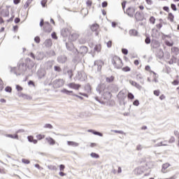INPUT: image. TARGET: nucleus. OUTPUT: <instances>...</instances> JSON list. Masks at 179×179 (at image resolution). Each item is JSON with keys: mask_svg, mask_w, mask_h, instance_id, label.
I'll use <instances>...</instances> for the list:
<instances>
[{"mask_svg": "<svg viewBox=\"0 0 179 179\" xmlns=\"http://www.w3.org/2000/svg\"><path fill=\"white\" fill-rule=\"evenodd\" d=\"M111 63L113 66L117 69H121L124 66V63H122V59L118 56H113L111 59Z\"/></svg>", "mask_w": 179, "mask_h": 179, "instance_id": "obj_1", "label": "nucleus"}, {"mask_svg": "<svg viewBox=\"0 0 179 179\" xmlns=\"http://www.w3.org/2000/svg\"><path fill=\"white\" fill-rule=\"evenodd\" d=\"M64 84L65 81L64 80V79H57L54 81L53 86L56 89H58L59 87H62V86H64Z\"/></svg>", "mask_w": 179, "mask_h": 179, "instance_id": "obj_2", "label": "nucleus"}, {"mask_svg": "<svg viewBox=\"0 0 179 179\" xmlns=\"http://www.w3.org/2000/svg\"><path fill=\"white\" fill-rule=\"evenodd\" d=\"M136 22H142L145 19V15L141 11H137L134 15Z\"/></svg>", "mask_w": 179, "mask_h": 179, "instance_id": "obj_3", "label": "nucleus"}, {"mask_svg": "<svg viewBox=\"0 0 179 179\" xmlns=\"http://www.w3.org/2000/svg\"><path fill=\"white\" fill-rule=\"evenodd\" d=\"M89 51V48L86 46H81L80 49L78 51V53L80 54V55L85 56L86 54H87Z\"/></svg>", "mask_w": 179, "mask_h": 179, "instance_id": "obj_4", "label": "nucleus"}, {"mask_svg": "<svg viewBox=\"0 0 179 179\" xmlns=\"http://www.w3.org/2000/svg\"><path fill=\"white\" fill-rule=\"evenodd\" d=\"M9 8H10V6H6L4 8H0V12L4 17H8V16H9Z\"/></svg>", "mask_w": 179, "mask_h": 179, "instance_id": "obj_5", "label": "nucleus"}, {"mask_svg": "<svg viewBox=\"0 0 179 179\" xmlns=\"http://www.w3.org/2000/svg\"><path fill=\"white\" fill-rule=\"evenodd\" d=\"M43 30L45 31V33H51L52 31V27H51V24H50V22H45Z\"/></svg>", "mask_w": 179, "mask_h": 179, "instance_id": "obj_6", "label": "nucleus"}, {"mask_svg": "<svg viewBox=\"0 0 179 179\" xmlns=\"http://www.w3.org/2000/svg\"><path fill=\"white\" fill-rule=\"evenodd\" d=\"M90 29L92 31L96 32V36H99V30H100V25H99L98 24H93L90 26Z\"/></svg>", "mask_w": 179, "mask_h": 179, "instance_id": "obj_7", "label": "nucleus"}, {"mask_svg": "<svg viewBox=\"0 0 179 179\" xmlns=\"http://www.w3.org/2000/svg\"><path fill=\"white\" fill-rule=\"evenodd\" d=\"M134 173L136 176H141L145 173V168L143 166H140L134 169Z\"/></svg>", "mask_w": 179, "mask_h": 179, "instance_id": "obj_8", "label": "nucleus"}, {"mask_svg": "<svg viewBox=\"0 0 179 179\" xmlns=\"http://www.w3.org/2000/svg\"><path fill=\"white\" fill-rule=\"evenodd\" d=\"M136 10L133 7H129L127 8L126 13L128 15V16H130V17H134V15H135Z\"/></svg>", "mask_w": 179, "mask_h": 179, "instance_id": "obj_9", "label": "nucleus"}, {"mask_svg": "<svg viewBox=\"0 0 179 179\" xmlns=\"http://www.w3.org/2000/svg\"><path fill=\"white\" fill-rule=\"evenodd\" d=\"M68 87L70 89H74L75 90H79L80 89L81 85L79 84H76L75 83H71L67 85Z\"/></svg>", "mask_w": 179, "mask_h": 179, "instance_id": "obj_10", "label": "nucleus"}, {"mask_svg": "<svg viewBox=\"0 0 179 179\" xmlns=\"http://www.w3.org/2000/svg\"><path fill=\"white\" fill-rule=\"evenodd\" d=\"M120 100H125L127 99V91L122 90L118 93Z\"/></svg>", "mask_w": 179, "mask_h": 179, "instance_id": "obj_11", "label": "nucleus"}, {"mask_svg": "<svg viewBox=\"0 0 179 179\" xmlns=\"http://www.w3.org/2000/svg\"><path fill=\"white\" fill-rule=\"evenodd\" d=\"M61 34L63 36V37H68V36L71 34V31L68 28H64L62 29Z\"/></svg>", "mask_w": 179, "mask_h": 179, "instance_id": "obj_12", "label": "nucleus"}, {"mask_svg": "<svg viewBox=\"0 0 179 179\" xmlns=\"http://www.w3.org/2000/svg\"><path fill=\"white\" fill-rule=\"evenodd\" d=\"M170 166H171L170 164L169 163H165L162 165V173H169V167H170Z\"/></svg>", "mask_w": 179, "mask_h": 179, "instance_id": "obj_13", "label": "nucleus"}, {"mask_svg": "<svg viewBox=\"0 0 179 179\" xmlns=\"http://www.w3.org/2000/svg\"><path fill=\"white\" fill-rule=\"evenodd\" d=\"M45 141H47L48 143H49V145H50L52 146L55 145V143H56L55 140H54V138H52L51 137H47L45 138Z\"/></svg>", "mask_w": 179, "mask_h": 179, "instance_id": "obj_14", "label": "nucleus"}, {"mask_svg": "<svg viewBox=\"0 0 179 179\" xmlns=\"http://www.w3.org/2000/svg\"><path fill=\"white\" fill-rule=\"evenodd\" d=\"M27 139L29 142H31V143H34V145L37 144L38 142L37 140L34 139V137L33 136H29L27 137Z\"/></svg>", "mask_w": 179, "mask_h": 179, "instance_id": "obj_15", "label": "nucleus"}, {"mask_svg": "<svg viewBox=\"0 0 179 179\" xmlns=\"http://www.w3.org/2000/svg\"><path fill=\"white\" fill-rule=\"evenodd\" d=\"M79 38V34L75 33L71 35V41H76Z\"/></svg>", "mask_w": 179, "mask_h": 179, "instance_id": "obj_16", "label": "nucleus"}, {"mask_svg": "<svg viewBox=\"0 0 179 179\" xmlns=\"http://www.w3.org/2000/svg\"><path fill=\"white\" fill-rule=\"evenodd\" d=\"M94 51H96V52H100V51H101V44H96L94 48Z\"/></svg>", "mask_w": 179, "mask_h": 179, "instance_id": "obj_17", "label": "nucleus"}, {"mask_svg": "<svg viewBox=\"0 0 179 179\" xmlns=\"http://www.w3.org/2000/svg\"><path fill=\"white\" fill-rule=\"evenodd\" d=\"M67 144L69 145V146H73V148L79 146V143L75 141H67Z\"/></svg>", "mask_w": 179, "mask_h": 179, "instance_id": "obj_18", "label": "nucleus"}, {"mask_svg": "<svg viewBox=\"0 0 179 179\" xmlns=\"http://www.w3.org/2000/svg\"><path fill=\"white\" fill-rule=\"evenodd\" d=\"M44 45L46 47H51L52 45V41L51 39H47Z\"/></svg>", "mask_w": 179, "mask_h": 179, "instance_id": "obj_19", "label": "nucleus"}, {"mask_svg": "<svg viewBox=\"0 0 179 179\" xmlns=\"http://www.w3.org/2000/svg\"><path fill=\"white\" fill-rule=\"evenodd\" d=\"M129 34H130L131 36H138V32L136 29H131L129 31Z\"/></svg>", "mask_w": 179, "mask_h": 179, "instance_id": "obj_20", "label": "nucleus"}, {"mask_svg": "<svg viewBox=\"0 0 179 179\" xmlns=\"http://www.w3.org/2000/svg\"><path fill=\"white\" fill-rule=\"evenodd\" d=\"M7 138H11L12 139H19V136L17 134H6Z\"/></svg>", "mask_w": 179, "mask_h": 179, "instance_id": "obj_21", "label": "nucleus"}, {"mask_svg": "<svg viewBox=\"0 0 179 179\" xmlns=\"http://www.w3.org/2000/svg\"><path fill=\"white\" fill-rule=\"evenodd\" d=\"M145 71H147V72H150V73H153L154 75H156L155 71H152V69H150V66L149 65L145 66Z\"/></svg>", "mask_w": 179, "mask_h": 179, "instance_id": "obj_22", "label": "nucleus"}, {"mask_svg": "<svg viewBox=\"0 0 179 179\" xmlns=\"http://www.w3.org/2000/svg\"><path fill=\"white\" fill-rule=\"evenodd\" d=\"M88 132H92V134H94V135H98L99 136H103V134H101L99 131H94V130H92V129L88 130Z\"/></svg>", "mask_w": 179, "mask_h": 179, "instance_id": "obj_23", "label": "nucleus"}, {"mask_svg": "<svg viewBox=\"0 0 179 179\" xmlns=\"http://www.w3.org/2000/svg\"><path fill=\"white\" fill-rule=\"evenodd\" d=\"M104 96H106V99H108V100H110V99L113 97V94L110 92H105Z\"/></svg>", "mask_w": 179, "mask_h": 179, "instance_id": "obj_24", "label": "nucleus"}, {"mask_svg": "<svg viewBox=\"0 0 179 179\" xmlns=\"http://www.w3.org/2000/svg\"><path fill=\"white\" fill-rule=\"evenodd\" d=\"M48 169L52 171H57V166L55 165H48Z\"/></svg>", "mask_w": 179, "mask_h": 179, "instance_id": "obj_25", "label": "nucleus"}, {"mask_svg": "<svg viewBox=\"0 0 179 179\" xmlns=\"http://www.w3.org/2000/svg\"><path fill=\"white\" fill-rule=\"evenodd\" d=\"M156 27L158 30H160L163 27V20H159V23L156 24Z\"/></svg>", "mask_w": 179, "mask_h": 179, "instance_id": "obj_26", "label": "nucleus"}, {"mask_svg": "<svg viewBox=\"0 0 179 179\" xmlns=\"http://www.w3.org/2000/svg\"><path fill=\"white\" fill-rule=\"evenodd\" d=\"M168 19H169V20H170V22H174V15H173V13H169Z\"/></svg>", "mask_w": 179, "mask_h": 179, "instance_id": "obj_27", "label": "nucleus"}, {"mask_svg": "<svg viewBox=\"0 0 179 179\" xmlns=\"http://www.w3.org/2000/svg\"><path fill=\"white\" fill-rule=\"evenodd\" d=\"M45 138V135L44 134H38L36 135V139L38 141H41L42 139H44Z\"/></svg>", "mask_w": 179, "mask_h": 179, "instance_id": "obj_28", "label": "nucleus"}, {"mask_svg": "<svg viewBox=\"0 0 179 179\" xmlns=\"http://www.w3.org/2000/svg\"><path fill=\"white\" fill-rule=\"evenodd\" d=\"M127 98L129 99V100H134V99H135V96H134L132 94V93L128 92L127 93Z\"/></svg>", "mask_w": 179, "mask_h": 179, "instance_id": "obj_29", "label": "nucleus"}, {"mask_svg": "<svg viewBox=\"0 0 179 179\" xmlns=\"http://www.w3.org/2000/svg\"><path fill=\"white\" fill-rule=\"evenodd\" d=\"M85 90H87V92H91L92 86L90 85V84H86L85 86Z\"/></svg>", "mask_w": 179, "mask_h": 179, "instance_id": "obj_30", "label": "nucleus"}, {"mask_svg": "<svg viewBox=\"0 0 179 179\" xmlns=\"http://www.w3.org/2000/svg\"><path fill=\"white\" fill-rule=\"evenodd\" d=\"M106 82L107 83H111V82H114V76H110V77H108L106 78Z\"/></svg>", "mask_w": 179, "mask_h": 179, "instance_id": "obj_31", "label": "nucleus"}, {"mask_svg": "<svg viewBox=\"0 0 179 179\" xmlns=\"http://www.w3.org/2000/svg\"><path fill=\"white\" fill-rule=\"evenodd\" d=\"M62 93H65L66 94H69L70 93H73V91H69L66 89L62 90Z\"/></svg>", "mask_w": 179, "mask_h": 179, "instance_id": "obj_32", "label": "nucleus"}, {"mask_svg": "<svg viewBox=\"0 0 179 179\" xmlns=\"http://www.w3.org/2000/svg\"><path fill=\"white\" fill-rule=\"evenodd\" d=\"M86 5L88 8H92V5H93V1L92 0H87L86 1Z\"/></svg>", "mask_w": 179, "mask_h": 179, "instance_id": "obj_33", "label": "nucleus"}, {"mask_svg": "<svg viewBox=\"0 0 179 179\" xmlns=\"http://www.w3.org/2000/svg\"><path fill=\"white\" fill-rule=\"evenodd\" d=\"M165 44L166 45H167L168 47H173V45H174V43L173 42H170L169 41H165Z\"/></svg>", "mask_w": 179, "mask_h": 179, "instance_id": "obj_34", "label": "nucleus"}, {"mask_svg": "<svg viewBox=\"0 0 179 179\" xmlns=\"http://www.w3.org/2000/svg\"><path fill=\"white\" fill-rule=\"evenodd\" d=\"M22 163H24V164H30V160L27 159H22Z\"/></svg>", "mask_w": 179, "mask_h": 179, "instance_id": "obj_35", "label": "nucleus"}, {"mask_svg": "<svg viewBox=\"0 0 179 179\" xmlns=\"http://www.w3.org/2000/svg\"><path fill=\"white\" fill-rule=\"evenodd\" d=\"M150 22L152 24H155V23H156V18H155V17H153V16L150 17Z\"/></svg>", "mask_w": 179, "mask_h": 179, "instance_id": "obj_36", "label": "nucleus"}, {"mask_svg": "<svg viewBox=\"0 0 179 179\" xmlns=\"http://www.w3.org/2000/svg\"><path fill=\"white\" fill-rule=\"evenodd\" d=\"M91 156L95 159H99V157H100L99 154H96V152H92Z\"/></svg>", "mask_w": 179, "mask_h": 179, "instance_id": "obj_37", "label": "nucleus"}, {"mask_svg": "<svg viewBox=\"0 0 179 179\" xmlns=\"http://www.w3.org/2000/svg\"><path fill=\"white\" fill-rule=\"evenodd\" d=\"M123 72H129V71H131V68H129V66H125L124 68L122 69Z\"/></svg>", "mask_w": 179, "mask_h": 179, "instance_id": "obj_38", "label": "nucleus"}, {"mask_svg": "<svg viewBox=\"0 0 179 179\" xmlns=\"http://www.w3.org/2000/svg\"><path fill=\"white\" fill-rule=\"evenodd\" d=\"M47 2H48V0H42L41 1V5H42L43 8H45V6H47Z\"/></svg>", "mask_w": 179, "mask_h": 179, "instance_id": "obj_39", "label": "nucleus"}, {"mask_svg": "<svg viewBox=\"0 0 179 179\" xmlns=\"http://www.w3.org/2000/svg\"><path fill=\"white\" fill-rule=\"evenodd\" d=\"M106 45L108 47V48H111V47L113 46V41H109L106 43Z\"/></svg>", "mask_w": 179, "mask_h": 179, "instance_id": "obj_40", "label": "nucleus"}, {"mask_svg": "<svg viewBox=\"0 0 179 179\" xmlns=\"http://www.w3.org/2000/svg\"><path fill=\"white\" fill-rule=\"evenodd\" d=\"M113 132H114L115 134H120V135H124L125 133H124L123 131H117V130H113Z\"/></svg>", "mask_w": 179, "mask_h": 179, "instance_id": "obj_41", "label": "nucleus"}, {"mask_svg": "<svg viewBox=\"0 0 179 179\" xmlns=\"http://www.w3.org/2000/svg\"><path fill=\"white\" fill-rule=\"evenodd\" d=\"M174 135H175V136H176V138H178V139H179V132H178V131H174ZM178 145L179 146V140L178 141Z\"/></svg>", "mask_w": 179, "mask_h": 179, "instance_id": "obj_42", "label": "nucleus"}, {"mask_svg": "<svg viewBox=\"0 0 179 179\" xmlns=\"http://www.w3.org/2000/svg\"><path fill=\"white\" fill-rule=\"evenodd\" d=\"M54 69L56 72H61L62 71V69H61V67L58 66H55Z\"/></svg>", "mask_w": 179, "mask_h": 179, "instance_id": "obj_43", "label": "nucleus"}, {"mask_svg": "<svg viewBox=\"0 0 179 179\" xmlns=\"http://www.w3.org/2000/svg\"><path fill=\"white\" fill-rule=\"evenodd\" d=\"M154 94H155V96H160V90H155Z\"/></svg>", "mask_w": 179, "mask_h": 179, "instance_id": "obj_44", "label": "nucleus"}, {"mask_svg": "<svg viewBox=\"0 0 179 179\" xmlns=\"http://www.w3.org/2000/svg\"><path fill=\"white\" fill-rule=\"evenodd\" d=\"M169 143H173V142H176V138L174 136H171L169 141Z\"/></svg>", "mask_w": 179, "mask_h": 179, "instance_id": "obj_45", "label": "nucleus"}, {"mask_svg": "<svg viewBox=\"0 0 179 179\" xmlns=\"http://www.w3.org/2000/svg\"><path fill=\"white\" fill-rule=\"evenodd\" d=\"M122 52L124 55H128V50L127 49H125V48L122 49Z\"/></svg>", "mask_w": 179, "mask_h": 179, "instance_id": "obj_46", "label": "nucleus"}, {"mask_svg": "<svg viewBox=\"0 0 179 179\" xmlns=\"http://www.w3.org/2000/svg\"><path fill=\"white\" fill-rule=\"evenodd\" d=\"M16 90H17L18 92H22V90H23V87H22V86L17 85H16Z\"/></svg>", "mask_w": 179, "mask_h": 179, "instance_id": "obj_47", "label": "nucleus"}, {"mask_svg": "<svg viewBox=\"0 0 179 179\" xmlns=\"http://www.w3.org/2000/svg\"><path fill=\"white\" fill-rule=\"evenodd\" d=\"M3 82L2 81V80L0 78V92L1 90H3Z\"/></svg>", "mask_w": 179, "mask_h": 179, "instance_id": "obj_48", "label": "nucleus"}, {"mask_svg": "<svg viewBox=\"0 0 179 179\" xmlns=\"http://www.w3.org/2000/svg\"><path fill=\"white\" fill-rule=\"evenodd\" d=\"M172 85H173V86H177L178 85H179V81L178 80H175L172 82Z\"/></svg>", "mask_w": 179, "mask_h": 179, "instance_id": "obj_49", "label": "nucleus"}, {"mask_svg": "<svg viewBox=\"0 0 179 179\" xmlns=\"http://www.w3.org/2000/svg\"><path fill=\"white\" fill-rule=\"evenodd\" d=\"M6 92H8V93H10L12 92V87H6L5 88Z\"/></svg>", "mask_w": 179, "mask_h": 179, "instance_id": "obj_50", "label": "nucleus"}, {"mask_svg": "<svg viewBox=\"0 0 179 179\" xmlns=\"http://www.w3.org/2000/svg\"><path fill=\"white\" fill-rule=\"evenodd\" d=\"M59 170H60V171H64L65 170V165L61 164L59 166Z\"/></svg>", "mask_w": 179, "mask_h": 179, "instance_id": "obj_51", "label": "nucleus"}, {"mask_svg": "<svg viewBox=\"0 0 179 179\" xmlns=\"http://www.w3.org/2000/svg\"><path fill=\"white\" fill-rule=\"evenodd\" d=\"M145 44H150V38L147 37L145 40Z\"/></svg>", "mask_w": 179, "mask_h": 179, "instance_id": "obj_52", "label": "nucleus"}, {"mask_svg": "<svg viewBox=\"0 0 179 179\" xmlns=\"http://www.w3.org/2000/svg\"><path fill=\"white\" fill-rule=\"evenodd\" d=\"M45 128H49V129H52V125L51 124H46Z\"/></svg>", "mask_w": 179, "mask_h": 179, "instance_id": "obj_53", "label": "nucleus"}, {"mask_svg": "<svg viewBox=\"0 0 179 179\" xmlns=\"http://www.w3.org/2000/svg\"><path fill=\"white\" fill-rule=\"evenodd\" d=\"M133 106H139V101L138 99L135 100L134 102H133Z\"/></svg>", "mask_w": 179, "mask_h": 179, "instance_id": "obj_54", "label": "nucleus"}, {"mask_svg": "<svg viewBox=\"0 0 179 179\" xmlns=\"http://www.w3.org/2000/svg\"><path fill=\"white\" fill-rule=\"evenodd\" d=\"M171 9L173 10H177V7L176 6V4H173V3H172L171 5Z\"/></svg>", "mask_w": 179, "mask_h": 179, "instance_id": "obj_55", "label": "nucleus"}, {"mask_svg": "<svg viewBox=\"0 0 179 179\" xmlns=\"http://www.w3.org/2000/svg\"><path fill=\"white\" fill-rule=\"evenodd\" d=\"M52 38H54L55 40H57L58 38V37L57 36V34H55V32H53L52 34Z\"/></svg>", "mask_w": 179, "mask_h": 179, "instance_id": "obj_56", "label": "nucleus"}, {"mask_svg": "<svg viewBox=\"0 0 179 179\" xmlns=\"http://www.w3.org/2000/svg\"><path fill=\"white\" fill-rule=\"evenodd\" d=\"M34 41L35 43H40V38L38 36L35 37Z\"/></svg>", "mask_w": 179, "mask_h": 179, "instance_id": "obj_57", "label": "nucleus"}, {"mask_svg": "<svg viewBox=\"0 0 179 179\" xmlns=\"http://www.w3.org/2000/svg\"><path fill=\"white\" fill-rule=\"evenodd\" d=\"M35 167H36V169H38V170H43V167L40 166V164H35Z\"/></svg>", "mask_w": 179, "mask_h": 179, "instance_id": "obj_58", "label": "nucleus"}, {"mask_svg": "<svg viewBox=\"0 0 179 179\" xmlns=\"http://www.w3.org/2000/svg\"><path fill=\"white\" fill-rule=\"evenodd\" d=\"M108 3L107 1H103L102 3V8H107Z\"/></svg>", "mask_w": 179, "mask_h": 179, "instance_id": "obj_59", "label": "nucleus"}, {"mask_svg": "<svg viewBox=\"0 0 179 179\" xmlns=\"http://www.w3.org/2000/svg\"><path fill=\"white\" fill-rule=\"evenodd\" d=\"M176 51H178V48H177L176 47L171 48V53H173Z\"/></svg>", "mask_w": 179, "mask_h": 179, "instance_id": "obj_60", "label": "nucleus"}, {"mask_svg": "<svg viewBox=\"0 0 179 179\" xmlns=\"http://www.w3.org/2000/svg\"><path fill=\"white\" fill-rule=\"evenodd\" d=\"M59 175L60 176V177H64L65 176H66V173L62 172V171H61V172L59 173Z\"/></svg>", "mask_w": 179, "mask_h": 179, "instance_id": "obj_61", "label": "nucleus"}, {"mask_svg": "<svg viewBox=\"0 0 179 179\" xmlns=\"http://www.w3.org/2000/svg\"><path fill=\"white\" fill-rule=\"evenodd\" d=\"M28 85L30 86V85H32V86H36V85L34 84V82L31 81V80H29V83H28Z\"/></svg>", "mask_w": 179, "mask_h": 179, "instance_id": "obj_62", "label": "nucleus"}, {"mask_svg": "<svg viewBox=\"0 0 179 179\" xmlns=\"http://www.w3.org/2000/svg\"><path fill=\"white\" fill-rule=\"evenodd\" d=\"M15 23H19L20 22V18L16 17L14 20Z\"/></svg>", "mask_w": 179, "mask_h": 179, "instance_id": "obj_63", "label": "nucleus"}, {"mask_svg": "<svg viewBox=\"0 0 179 179\" xmlns=\"http://www.w3.org/2000/svg\"><path fill=\"white\" fill-rule=\"evenodd\" d=\"M13 3L15 5H17L18 3H20V0H13Z\"/></svg>", "mask_w": 179, "mask_h": 179, "instance_id": "obj_64", "label": "nucleus"}]
</instances>
